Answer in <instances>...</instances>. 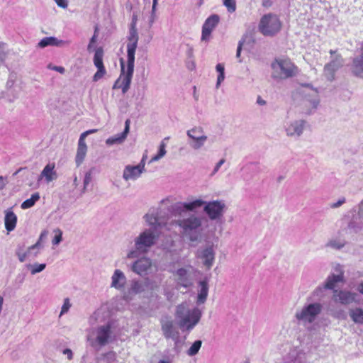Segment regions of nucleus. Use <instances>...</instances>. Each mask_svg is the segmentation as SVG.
Listing matches in <instances>:
<instances>
[{"mask_svg": "<svg viewBox=\"0 0 363 363\" xmlns=\"http://www.w3.org/2000/svg\"><path fill=\"white\" fill-rule=\"evenodd\" d=\"M203 207V211L211 220H221L227 209V204L224 200L217 199L206 201L200 198L189 199L184 202H177L172 206V211L176 215H181L185 211L194 212Z\"/></svg>", "mask_w": 363, "mask_h": 363, "instance_id": "f257e3e1", "label": "nucleus"}, {"mask_svg": "<svg viewBox=\"0 0 363 363\" xmlns=\"http://www.w3.org/2000/svg\"><path fill=\"white\" fill-rule=\"evenodd\" d=\"M179 216L175 224L179 228L181 235L191 242H199L202 238L203 218L193 213Z\"/></svg>", "mask_w": 363, "mask_h": 363, "instance_id": "f03ea898", "label": "nucleus"}, {"mask_svg": "<svg viewBox=\"0 0 363 363\" xmlns=\"http://www.w3.org/2000/svg\"><path fill=\"white\" fill-rule=\"evenodd\" d=\"M159 238V233L152 229H145L134 239V248L130 250L126 257L128 259L138 258L149 252Z\"/></svg>", "mask_w": 363, "mask_h": 363, "instance_id": "7ed1b4c3", "label": "nucleus"}, {"mask_svg": "<svg viewBox=\"0 0 363 363\" xmlns=\"http://www.w3.org/2000/svg\"><path fill=\"white\" fill-rule=\"evenodd\" d=\"M201 311L195 307L190 308L187 303L178 305L175 311L177 324L182 330H191L200 321Z\"/></svg>", "mask_w": 363, "mask_h": 363, "instance_id": "20e7f679", "label": "nucleus"}, {"mask_svg": "<svg viewBox=\"0 0 363 363\" xmlns=\"http://www.w3.org/2000/svg\"><path fill=\"white\" fill-rule=\"evenodd\" d=\"M114 339L112 323H107L96 328H91L87 335L89 345L97 350L108 345Z\"/></svg>", "mask_w": 363, "mask_h": 363, "instance_id": "39448f33", "label": "nucleus"}, {"mask_svg": "<svg viewBox=\"0 0 363 363\" xmlns=\"http://www.w3.org/2000/svg\"><path fill=\"white\" fill-rule=\"evenodd\" d=\"M323 309V306L319 302L306 303L296 311L295 318L299 325H302L307 330H311L313 323L320 315Z\"/></svg>", "mask_w": 363, "mask_h": 363, "instance_id": "423d86ee", "label": "nucleus"}, {"mask_svg": "<svg viewBox=\"0 0 363 363\" xmlns=\"http://www.w3.org/2000/svg\"><path fill=\"white\" fill-rule=\"evenodd\" d=\"M272 69V77L274 79L282 80L292 77L296 73V67L289 60L276 59L271 65Z\"/></svg>", "mask_w": 363, "mask_h": 363, "instance_id": "0eeeda50", "label": "nucleus"}, {"mask_svg": "<svg viewBox=\"0 0 363 363\" xmlns=\"http://www.w3.org/2000/svg\"><path fill=\"white\" fill-rule=\"evenodd\" d=\"M120 63L121 74L115 82L113 89H121L123 94H125L130 89L134 72L135 62L127 60L126 67H125V63L123 59H121Z\"/></svg>", "mask_w": 363, "mask_h": 363, "instance_id": "6e6552de", "label": "nucleus"}, {"mask_svg": "<svg viewBox=\"0 0 363 363\" xmlns=\"http://www.w3.org/2000/svg\"><path fill=\"white\" fill-rule=\"evenodd\" d=\"M281 28V23L275 14L264 15L259 23V30L265 36H272L277 33Z\"/></svg>", "mask_w": 363, "mask_h": 363, "instance_id": "1a4fd4ad", "label": "nucleus"}, {"mask_svg": "<svg viewBox=\"0 0 363 363\" xmlns=\"http://www.w3.org/2000/svg\"><path fill=\"white\" fill-rule=\"evenodd\" d=\"M330 60L325 64L323 69L325 77L330 82L335 79V72L344 65V59L337 50H330Z\"/></svg>", "mask_w": 363, "mask_h": 363, "instance_id": "9d476101", "label": "nucleus"}, {"mask_svg": "<svg viewBox=\"0 0 363 363\" xmlns=\"http://www.w3.org/2000/svg\"><path fill=\"white\" fill-rule=\"evenodd\" d=\"M196 257L201 260L206 269L212 267L215 262L216 249L213 243H207L199 247L196 251Z\"/></svg>", "mask_w": 363, "mask_h": 363, "instance_id": "9b49d317", "label": "nucleus"}, {"mask_svg": "<svg viewBox=\"0 0 363 363\" xmlns=\"http://www.w3.org/2000/svg\"><path fill=\"white\" fill-rule=\"evenodd\" d=\"M334 269L337 274L329 275L324 282L323 286L318 287L314 291L315 294L318 295L323 289H334L338 283L345 281L342 267L340 264H337Z\"/></svg>", "mask_w": 363, "mask_h": 363, "instance_id": "f8f14e48", "label": "nucleus"}, {"mask_svg": "<svg viewBox=\"0 0 363 363\" xmlns=\"http://www.w3.org/2000/svg\"><path fill=\"white\" fill-rule=\"evenodd\" d=\"M174 279L177 285L184 288H188L193 284L194 269L192 267L179 268L174 273Z\"/></svg>", "mask_w": 363, "mask_h": 363, "instance_id": "ddd939ff", "label": "nucleus"}, {"mask_svg": "<svg viewBox=\"0 0 363 363\" xmlns=\"http://www.w3.org/2000/svg\"><path fill=\"white\" fill-rule=\"evenodd\" d=\"M127 44V60L135 62V54L138 47V35L135 23L133 22L130 25L129 35L128 37Z\"/></svg>", "mask_w": 363, "mask_h": 363, "instance_id": "4468645a", "label": "nucleus"}, {"mask_svg": "<svg viewBox=\"0 0 363 363\" xmlns=\"http://www.w3.org/2000/svg\"><path fill=\"white\" fill-rule=\"evenodd\" d=\"M145 172V157L135 166L127 165L123 172V179L126 181H135L138 179L143 172Z\"/></svg>", "mask_w": 363, "mask_h": 363, "instance_id": "2eb2a0df", "label": "nucleus"}, {"mask_svg": "<svg viewBox=\"0 0 363 363\" xmlns=\"http://www.w3.org/2000/svg\"><path fill=\"white\" fill-rule=\"evenodd\" d=\"M306 121L303 119L291 120L285 125V132L289 137H300L306 128Z\"/></svg>", "mask_w": 363, "mask_h": 363, "instance_id": "dca6fc26", "label": "nucleus"}, {"mask_svg": "<svg viewBox=\"0 0 363 363\" xmlns=\"http://www.w3.org/2000/svg\"><path fill=\"white\" fill-rule=\"evenodd\" d=\"M220 18L217 14L210 16L202 26L201 41L208 42L210 40L212 31L218 25Z\"/></svg>", "mask_w": 363, "mask_h": 363, "instance_id": "f3484780", "label": "nucleus"}, {"mask_svg": "<svg viewBox=\"0 0 363 363\" xmlns=\"http://www.w3.org/2000/svg\"><path fill=\"white\" fill-rule=\"evenodd\" d=\"M126 285L127 278L124 272L119 269H115L111 277L110 287L123 293Z\"/></svg>", "mask_w": 363, "mask_h": 363, "instance_id": "a211bd4d", "label": "nucleus"}, {"mask_svg": "<svg viewBox=\"0 0 363 363\" xmlns=\"http://www.w3.org/2000/svg\"><path fill=\"white\" fill-rule=\"evenodd\" d=\"M103 56L104 51L102 48L96 49L94 56V64L98 70L93 77L94 82H98L106 74V70L103 63Z\"/></svg>", "mask_w": 363, "mask_h": 363, "instance_id": "6ab92c4d", "label": "nucleus"}, {"mask_svg": "<svg viewBox=\"0 0 363 363\" xmlns=\"http://www.w3.org/2000/svg\"><path fill=\"white\" fill-rule=\"evenodd\" d=\"M356 298V294L345 290H334L333 299L336 303L348 305L353 303Z\"/></svg>", "mask_w": 363, "mask_h": 363, "instance_id": "aec40b11", "label": "nucleus"}, {"mask_svg": "<svg viewBox=\"0 0 363 363\" xmlns=\"http://www.w3.org/2000/svg\"><path fill=\"white\" fill-rule=\"evenodd\" d=\"M152 266V260L146 257H143L136 260L132 265L131 269L135 274L143 276L146 274Z\"/></svg>", "mask_w": 363, "mask_h": 363, "instance_id": "412c9836", "label": "nucleus"}, {"mask_svg": "<svg viewBox=\"0 0 363 363\" xmlns=\"http://www.w3.org/2000/svg\"><path fill=\"white\" fill-rule=\"evenodd\" d=\"M145 222L151 226L150 229H152L155 232H157V228H161L166 224V220L159 216L158 211H151L146 213L144 216Z\"/></svg>", "mask_w": 363, "mask_h": 363, "instance_id": "4be33fe9", "label": "nucleus"}, {"mask_svg": "<svg viewBox=\"0 0 363 363\" xmlns=\"http://www.w3.org/2000/svg\"><path fill=\"white\" fill-rule=\"evenodd\" d=\"M144 291L145 287L141 281L133 280L128 290L123 293L122 298L124 301H130L133 299L136 294H140Z\"/></svg>", "mask_w": 363, "mask_h": 363, "instance_id": "5701e85b", "label": "nucleus"}, {"mask_svg": "<svg viewBox=\"0 0 363 363\" xmlns=\"http://www.w3.org/2000/svg\"><path fill=\"white\" fill-rule=\"evenodd\" d=\"M319 102L320 100L317 93L314 91H311V94L306 95L303 100L302 105L307 108L305 111V113H311L313 111L317 108Z\"/></svg>", "mask_w": 363, "mask_h": 363, "instance_id": "b1692460", "label": "nucleus"}, {"mask_svg": "<svg viewBox=\"0 0 363 363\" xmlns=\"http://www.w3.org/2000/svg\"><path fill=\"white\" fill-rule=\"evenodd\" d=\"M57 178V173L55 170V164L53 162H50L47 164L43 168L38 180L40 181L44 179L45 182L48 184L54 180H56Z\"/></svg>", "mask_w": 363, "mask_h": 363, "instance_id": "393cba45", "label": "nucleus"}, {"mask_svg": "<svg viewBox=\"0 0 363 363\" xmlns=\"http://www.w3.org/2000/svg\"><path fill=\"white\" fill-rule=\"evenodd\" d=\"M130 130V122L129 120H127L125 123V128L124 130L119 134H117L114 136L110 137L106 140V144L108 145H113L114 144H121L124 142L127 135L129 133Z\"/></svg>", "mask_w": 363, "mask_h": 363, "instance_id": "a878e982", "label": "nucleus"}, {"mask_svg": "<svg viewBox=\"0 0 363 363\" xmlns=\"http://www.w3.org/2000/svg\"><path fill=\"white\" fill-rule=\"evenodd\" d=\"M162 330L164 336L169 338H176L177 333L175 331L174 323L169 318H165L161 321Z\"/></svg>", "mask_w": 363, "mask_h": 363, "instance_id": "bb28decb", "label": "nucleus"}, {"mask_svg": "<svg viewBox=\"0 0 363 363\" xmlns=\"http://www.w3.org/2000/svg\"><path fill=\"white\" fill-rule=\"evenodd\" d=\"M70 44L69 40H59L55 37H45L38 43V47L45 48L47 46L63 47Z\"/></svg>", "mask_w": 363, "mask_h": 363, "instance_id": "cd10ccee", "label": "nucleus"}, {"mask_svg": "<svg viewBox=\"0 0 363 363\" xmlns=\"http://www.w3.org/2000/svg\"><path fill=\"white\" fill-rule=\"evenodd\" d=\"M87 152V146L85 140L82 138L79 139L78 147L75 157V162L77 167L80 166L84 160Z\"/></svg>", "mask_w": 363, "mask_h": 363, "instance_id": "c85d7f7f", "label": "nucleus"}, {"mask_svg": "<svg viewBox=\"0 0 363 363\" xmlns=\"http://www.w3.org/2000/svg\"><path fill=\"white\" fill-rule=\"evenodd\" d=\"M17 223V216L16 214L11 210L7 209L5 211V217H4V225L6 230L8 232L13 231Z\"/></svg>", "mask_w": 363, "mask_h": 363, "instance_id": "c756f323", "label": "nucleus"}, {"mask_svg": "<svg viewBox=\"0 0 363 363\" xmlns=\"http://www.w3.org/2000/svg\"><path fill=\"white\" fill-rule=\"evenodd\" d=\"M352 72L356 77L363 79V53L354 58Z\"/></svg>", "mask_w": 363, "mask_h": 363, "instance_id": "7c9ffc66", "label": "nucleus"}, {"mask_svg": "<svg viewBox=\"0 0 363 363\" xmlns=\"http://www.w3.org/2000/svg\"><path fill=\"white\" fill-rule=\"evenodd\" d=\"M349 316L356 324H363V308L360 307L352 308L349 310Z\"/></svg>", "mask_w": 363, "mask_h": 363, "instance_id": "2f4dec72", "label": "nucleus"}, {"mask_svg": "<svg viewBox=\"0 0 363 363\" xmlns=\"http://www.w3.org/2000/svg\"><path fill=\"white\" fill-rule=\"evenodd\" d=\"M200 289L198 293L197 301L199 303H203L208 296V284L207 281L203 280L199 282Z\"/></svg>", "mask_w": 363, "mask_h": 363, "instance_id": "473e14b6", "label": "nucleus"}, {"mask_svg": "<svg viewBox=\"0 0 363 363\" xmlns=\"http://www.w3.org/2000/svg\"><path fill=\"white\" fill-rule=\"evenodd\" d=\"M34 249H31V246L28 247L26 250H24V246L18 245L16 250V255L21 262H25L29 257L31 256L32 252Z\"/></svg>", "mask_w": 363, "mask_h": 363, "instance_id": "72a5a7b5", "label": "nucleus"}, {"mask_svg": "<svg viewBox=\"0 0 363 363\" xmlns=\"http://www.w3.org/2000/svg\"><path fill=\"white\" fill-rule=\"evenodd\" d=\"M40 199V194L39 193H35L32 194L31 197L30 199H26L21 203V208L23 209H27L34 206L36 201H38Z\"/></svg>", "mask_w": 363, "mask_h": 363, "instance_id": "f704fd0d", "label": "nucleus"}, {"mask_svg": "<svg viewBox=\"0 0 363 363\" xmlns=\"http://www.w3.org/2000/svg\"><path fill=\"white\" fill-rule=\"evenodd\" d=\"M168 139H169V138H166L161 142V143L160 145L158 153L156 155H155L153 157H152L150 162L157 161V160H160L161 158H162L166 155V153H167V151L165 149L166 143H164V140H168Z\"/></svg>", "mask_w": 363, "mask_h": 363, "instance_id": "c9c22d12", "label": "nucleus"}, {"mask_svg": "<svg viewBox=\"0 0 363 363\" xmlns=\"http://www.w3.org/2000/svg\"><path fill=\"white\" fill-rule=\"evenodd\" d=\"M26 267L30 271L32 275H35L43 271L46 267V264L38 263L28 264L26 265Z\"/></svg>", "mask_w": 363, "mask_h": 363, "instance_id": "e433bc0d", "label": "nucleus"}, {"mask_svg": "<svg viewBox=\"0 0 363 363\" xmlns=\"http://www.w3.org/2000/svg\"><path fill=\"white\" fill-rule=\"evenodd\" d=\"M345 245V242L341 240L332 239L330 240L326 244L327 247H330L335 250H340Z\"/></svg>", "mask_w": 363, "mask_h": 363, "instance_id": "4c0bfd02", "label": "nucleus"}, {"mask_svg": "<svg viewBox=\"0 0 363 363\" xmlns=\"http://www.w3.org/2000/svg\"><path fill=\"white\" fill-rule=\"evenodd\" d=\"M216 71L219 73L218 78H217V82H216V89H218L220 86L221 82L225 79V68L224 65L223 64H218L216 67Z\"/></svg>", "mask_w": 363, "mask_h": 363, "instance_id": "58836bf2", "label": "nucleus"}, {"mask_svg": "<svg viewBox=\"0 0 363 363\" xmlns=\"http://www.w3.org/2000/svg\"><path fill=\"white\" fill-rule=\"evenodd\" d=\"M187 136L190 139L194 137H199L204 135L205 132L201 127H194L191 129L187 130Z\"/></svg>", "mask_w": 363, "mask_h": 363, "instance_id": "ea45409f", "label": "nucleus"}, {"mask_svg": "<svg viewBox=\"0 0 363 363\" xmlns=\"http://www.w3.org/2000/svg\"><path fill=\"white\" fill-rule=\"evenodd\" d=\"M201 345H202V342L201 340H196L192 344V345L190 347V348L188 350L187 354L189 356L196 355L199 352V351L201 347Z\"/></svg>", "mask_w": 363, "mask_h": 363, "instance_id": "a19ab883", "label": "nucleus"}, {"mask_svg": "<svg viewBox=\"0 0 363 363\" xmlns=\"http://www.w3.org/2000/svg\"><path fill=\"white\" fill-rule=\"evenodd\" d=\"M223 6L226 8L228 13H234L237 9L235 0H222Z\"/></svg>", "mask_w": 363, "mask_h": 363, "instance_id": "79ce46f5", "label": "nucleus"}, {"mask_svg": "<svg viewBox=\"0 0 363 363\" xmlns=\"http://www.w3.org/2000/svg\"><path fill=\"white\" fill-rule=\"evenodd\" d=\"M54 233H55V235L52 239V242L54 245H57L62 240V231L59 228H56L54 230Z\"/></svg>", "mask_w": 363, "mask_h": 363, "instance_id": "37998d69", "label": "nucleus"}, {"mask_svg": "<svg viewBox=\"0 0 363 363\" xmlns=\"http://www.w3.org/2000/svg\"><path fill=\"white\" fill-rule=\"evenodd\" d=\"M349 227L353 228L355 233H358L363 230V219L359 222H352L349 225Z\"/></svg>", "mask_w": 363, "mask_h": 363, "instance_id": "c03bdc74", "label": "nucleus"}, {"mask_svg": "<svg viewBox=\"0 0 363 363\" xmlns=\"http://www.w3.org/2000/svg\"><path fill=\"white\" fill-rule=\"evenodd\" d=\"M70 307H71V303L69 302V299L67 298H65L63 305H62V308H61L60 316H61L63 314L67 313L68 311L69 310Z\"/></svg>", "mask_w": 363, "mask_h": 363, "instance_id": "a18cd8bd", "label": "nucleus"}, {"mask_svg": "<svg viewBox=\"0 0 363 363\" xmlns=\"http://www.w3.org/2000/svg\"><path fill=\"white\" fill-rule=\"evenodd\" d=\"M206 142V140H201L200 142H189V144L191 147L192 149H194L195 150H198L203 147Z\"/></svg>", "mask_w": 363, "mask_h": 363, "instance_id": "49530a36", "label": "nucleus"}, {"mask_svg": "<svg viewBox=\"0 0 363 363\" xmlns=\"http://www.w3.org/2000/svg\"><path fill=\"white\" fill-rule=\"evenodd\" d=\"M346 202V199L345 197L340 198L336 202L331 203L330 204V207L331 208H337L344 204Z\"/></svg>", "mask_w": 363, "mask_h": 363, "instance_id": "de8ad7c7", "label": "nucleus"}, {"mask_svg": "<svg viewBox=\"0 0 363 363\" xmlns=\"http://www.w3.org/2000/svg\"><path fill=\"white\" fill-rule=\"evenodd\" d=\"M97 27L95 28V30H94V35L92 36V38L90 39V42L88 45V47H87V50L91 52L92 50V48H93V46H94V44L96 43V38H97Z\"/></svg>", "mask_w": 363, "mask_h": 363, "instance_id": "09e8293b", "label": "nucleus"}, {"mask_svg": "<svg viewBox=\"0 0 363 363\" xmlns=\"http://www.w3.org/2000/svg\"><path fill=\"white\" fill-rule=\"evenodd\" d=\"M6 56V44L0 42V61H3Z\"/></svg>", "mask_w": 363, "mask_h": 363, "instance_id": "8fccbe9b", "label": "nucleus"}, {"mask_svg": "<svg viewBox=\"0 0 363 363\" xmlns=\"http://www.w3.org/2000/svg\"><path fill=\"white\" fill-rule=\"evenodd\" d=\"M91 180V172H86L84 179V191H85L86 186L89 185Z\"/></svg>", "mask_w": 363, "mask_h": 363, "instance_id": "3c124183", "label": "nucleus"}, {"mask_svg": "<svg viewBox=\"0 0 363 363\" xmlns=\"http://www.w3.org/2000/svg\"><path fill=\"white\" fill-rule=\"evenodd\" d=\"M208 137L206 134L200 135L199 137H194L190 138V142H200L201 140H207Z\"/></svg>", "mask_w": 363, "mask_h": 363, "instance_id": "603ef678", "label": "nucleus"}, {"mask_svg": "<svg viewBox=\"0 0 363 363\" xmlns=\"http://www.w3.org/2000/svg\"><path fill=\"white\" fill-rule=\"evenodd\" d=\"M96 132H97V129H91V130H86L81 134L79 138H82V139H84V140H85V138L87 135L94 133H96Z\"/></svg>", "mask_w": 363, "mask_h": 363, "instance_id": "864d4df0", "label": "nucleus"}, {"mask_svg": "<svg viewBox=\"0 0 363 363\" xmlns=\"http://www.w3.org/2000/svg\"><path fill=\"white\" fill-rule=\"evenodd\" d=\"M62 353L63 354L66 355L67 359L69 360H72V358H73V353H72V351L70 350V349H65L63 351H62Z\"/></svg>", "mask_w": 363, "mask_h": 363, "instance_id": "5fc2aeb1", "label": "nucleus"}, {"mask_svg": "<svg viewBox=\"0 0 363 363\" xmlns=\"http://www.w3.org/2000/svg\"><path fill=\"white\" fill-rule=\"evenodd\" d=\"M59 7L66 9L68 6L66 0H54Z\"/></svg>", "mask_w": 363, "mask_h": 363, "instance_id": "6e6d98bb", "label": "nucleus"}, {"mask_svg": "<svg viewBox=\"0 0 363 363\" xmlns=\"http://www.w3.org/2000/svg\"><path fill=\"white\" fill-rule=\"evenodd\" d=\"M225 159H221L218 161V162L216 164L214 169L213 171V174H216L221 167L225 163Z\"/></svg>", "mask_w": 363, "mask_h": 363, "instance_id": "4d7b16f0", "label": "nucleus"}, {"mask_svg": "<svg viewBox=\"0 0 363 363\" xmlns=\"http://www.w3.org/2000/svg\"><path fill=\"white\" fill-rule=\"evenodd\" d=\"M7 184L6 178L0 176V191L4 189Z\"/></svg>", "mask_w": 363, "mask_h": 363, "instance_id": "13d9d810", "label": "nucleus"}, {"mask_svg": "<svg viewBox=\"0 0 363 363\" xmlns=\"http://www.w3.org/2000/svg\"><path fill=\"white\" fill-rule=\"evenodd\" d=\"M358 216L359 218L363 219V200L359 204Z\"/></svg>", "mask_w": 363, "mask_h": 363, "instance_id": "bf43d9fd", "label": "nucleus"}, {"mask_svg": "<svg viewBox=\"0 0 363 363\" xmlns=\"http://www.w3.org/2000/svg\"><path fill=\"white\" fill-rule=\"evenodd\" d=\"M97 363H108L106 355H103L102 357H99L97 360Z\"/></svg>", "mask_w": 363, "mask_h": 363, "instance_id": "052dcab7", "label": "nucleus"}, {"mask_svg": "<svg viewBox=\"0 0 363 363\" xmlns=\"http://www.w3.org/2000/svg\"><path fill=\"white\" fill-rule=\"evenodd\" d=\"M48 235V231L47 230H43L41 233H40V235L39 237V239L38 240L40 241H43Z\"/></svg>", "mask_w": 363, "mask_h": 363, "instance_id": "680f3d73", "label": "nucleus"}, {"mask_svg": "<svg viewBox=\"0 0 363 363\" xmlns=\"http://www.w3.org/2000/svg\"><path fill=\"white\" fill-rule=\"evenodd\" d=\"M41 247V241L38 240V242L35 244L31 245V249H34L35 250V249H39Z\"/></svg>", "mask_w": 363, "mask_h": 363, "instance_id": "e2e57ef3", "label": "nucleus"}, {"mask_svg": "<svg viewBox=\"0 0 363 363\" xmlns=\"http://www.w3.org/2000/svg\"><path fill=\"white\" fill-rule=\"evenodd\" d=\"M242 44L241 43H240L238 46L237 52H236V57H240V52H241V50H242Z\"/></svg>", "mask_w": 363, "mask_h": 363, "instance_id": "0e129e2a", "label": "nucleus"}, {"mask_svg": "<svg viewBox=\"0 0 363 363\" xmlns=\"http://www.w3.org/2000/svg\"><path fill=\"white\" fill-rule=\"evenodd\" d=\"M257 103L259 105H261V106H264V105H265V104H266V101H265V100L262 99L260 96H258V97H257Z\"/></svg>", "mask_w": 363, "mask_h": 363, "instance_id": "69168bd1", "label": "nucleus"}, {"mask_svg": "<svg viewBox=\"0 0 363 363\" xmlns=\"http://www.w3.org/2000/svg\"><path fill=\"white\" fill-rule=\"evenodd\" d=\"M357 291L363 294V281H362L357 286Z\"/></svg>", "mask_w": 363, "mask_h": 363, "instance_id": "338daca9", "label": "nucleus"}, {"mask_svg": "<svg viewBox=\"0 0 363 363\" xmlns=\"http://www.w3.org/2000/svg\"><path fill=\"white\" fill-rule=\"evenodd\" d=\"M53 69L57 72H59L60 73H64L65 72V68L62 67H54Z\"/></svg>", "mask_w": 363, "mask_h": 363, "instance_id": "774afa93", "label": "nucleus"}]
</instances>
